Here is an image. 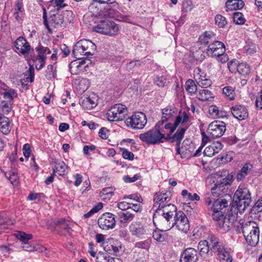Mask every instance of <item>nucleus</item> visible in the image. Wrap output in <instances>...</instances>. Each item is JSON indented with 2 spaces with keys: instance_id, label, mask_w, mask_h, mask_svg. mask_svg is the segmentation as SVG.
I'll list each match as a JSON object with an SVG mask.
<instances>
[{
  "instance_id": "obj_56",
  "label": "nucleus",
  "mask_w": 262,
  "mask_h": 262,
  "mask_svg": "<svg viewBox=\"0 0 262 262\" xmlns=\"http://www.w3.org/2000/svg\"><path fill=\"white\" fill-rule=\"evenodd\" d=\"M81 92H85L89 87V81L86 78H81L79 82Z\"/></svg>"
},
{
  "instance_id": "obj_23",
  "label": "nucleus",
  "mask_w": 262,
  "mask_h": 262,
  "mask_svg": "<svg viewBox=\"0 0 262 262\" xmlns=\"http://www.w3.org/2000/svg\"><path fill=\"white\" fill-rule=\"evenodd\" d=\"M36 50L37 52L36 59H37V61L41 63V64L39 67H37V70H39L41 69L45 64L46 56L47 54L51 53V51L48 48L40 45L36 48Z\"/></svg>"
},
{
  "instance_id": "obj_45",
  "label": "nucleus",
  "mask_w": 262,
  "mask_h": 262,
  "mask_svg": "<svg viewBox=\"0 0 262 262\" xmlns=\"http://www.w3.org/2000/svg\"><path fill=\"white\" fill-rule=\"evenodd\" d=\"M56 76V68L53 64L48 66L45 76L48 79H51Z\"/></svg>"
},
{
  "instance_id": "obj_64",
  "label": "nucleus",
  "mask_w": 262,
  "mask_h": 262,
  "mask_svg": "<svg viewBox=\"0 0 262 262\" xmlns=\"http://www.w3.org/2000/svg\"><path fill=\"white\" fill-rule=\"evenodd\" d=\"M23 155L26 158H29L30 156L31 149L30 145L28 143L25 144L23 148Z\"/></svg>"
},
{
  "instance_id": "obj_42",
  "label": "nucleus",
  "mask_w": 262,
  "mask_h": 262,
  "mask_svg": "<svg viewBox=\"0 0 262 262\" xmlns=\"http://www.w3.org/2000/svg\"><path fill=\"white\" fill-rule=\"evenodd\" d=\"M252 166L250 164H246L242 168L240 172L237 173L236 178L239 181H241L247 174L248 171L252 169Z\"/></svg>"
},
{
  "instance_id": "obj_57",
  "label": "nucleus",
  "mask_w": 262,
  "mask_h": 262,
  "mask_svg": "<svg viewBox=\"0 0 262 262\" xmlns=\"http://www.w3.org/2000/svg\"><path fill=\"white\" fill-rule=\"evenodd\" d=\"M121 150L122 151V157L124 159L130 161H133L134 159V155L133 152L125 148H121Z\"/></svg>"
},
{
  "instance_id": "obj_5",
  "label": "nucleus",
  "mask_w": 262,
  "mask_h": 262,
  "mask_svg": "<svg viewBox=\"0 0 262 262\" xmlns=\"http://www.w3.org/2000/svg\"><path fill=\"white\" fill-rule=\"evenodd\" d=\"M242 231L247 243L251 246H256L259 241V230L257 224L254 221H249L242 226Z\"/></svg>"
},
{
  "instance_id": "obj_58",
  "label": "nucleus",
  "mask_w": 262,
  "mask_h": 262,
  "mask_svg": "<svg viewBox=\"0 0 262 262\" xmlns=\"http://www.w3.org/2000/svg\"><path fill=\"white\" fill-rule=\"evenodd\" d=\"M22 249L28 252H32L37 251L38 250L37 247L32 245L28 242L24 243V245L21 246Z\"/></svg>"
},
{
  "instance_id": "obj_61",
  "label": "nucleus",
  "mask_w": 262,
  "mask_h": 262,
  "mask_svg": "<svg viewBox=\"0 0 262 262\" xmlns=\"http://www.w3.org/2000/svg\"><path fill=\"white\" fill-rule=\"evenodd\" d=\"M150 246L149 242L148 241H144L137 242L135 244L136 248L147 249Z\"/></svg>"
},
{
  "instance_id": "obj_22",
  "label": "nucleus",
  "mask_w": 262,
  "mask_h": 262,
  "mask_svg": "<svg viewBox=\"0 0 262 262\" xmlns=\"http://www.w3.org/2000/svg\"><path fill=\"white\" fill-rule=\"evenodd\" d=\"M230 110L233 116L240 121L246 119L249 115L247 108L243 105H235Z\"/></svg>"
},
{
  "instance_id": "obj_40",
  "label": "nucleus",
  "mask_w": 262,
  "mask_h": 262,
  "mask_svg": "<svg viewBox=\"0 0 262 262\" xmlns=\"http://www.w3.org/2000/svg\"><path fill=\"white\" fill-rule=\"evenodd\" d=\"M230 248H226L223 251L218 254L220 259L222 262H232V257L230 255Z\"/></svg>"
},
{
  "instance_id": "obj_53",
  "label": "nucleus",
  "mask_w": 262,
  "mask_h": 262,
  "mask_svg": "<svg viewBox=\"0 0 262 262\" xmlns=\"http://www.w3.org/2000/svg\"><path fill=\"white\" fill-rule=\"evenodd\" d=\"M12 102L3 101L1 102V107L4 113L8 114L12 109Z\"/></svg>"
},
{
  "instance_id": "obj_54",
  "label": "nucleus",
  "mask_w": 262,
  "mask_h": 262,
  "mask_svg": "<svg viewBox=\"0 0 262 262\" xmlns=\"http://www.w3.org/2000/svg\"><path fill=\"white\" fill-rule=\"evenodd\" d=\"M262 211V198L259 199L252 207L251 211L253 213L257 214Z\"/></svg>"
},
{
  "instance_id": "obj_4",
  "label": "nucleus",
  "mask_w": 262,
  "mask_h": 262,
  "mask_svg": "<svg viewBox=\"0 0 262 262\" xmlns=\"http://www.w3.org/2000/svg\"><path fill=\"white\" fill-rule=\"evenodd\" d=\"M139 138L142 142L154 145L163 142L165 134L163 129L160 128V124L157 123L154 128L140 134Z\"/></svg>"
},
{
  "instance_id": "obj_8",
  "label": "nucleus",
  "mask_w": 262,
  "mask_h": 262,
  "mask_svg": "<svg viewBox=\"0 0 262 262\" xmlns=\"http://www.w3.org/2000/svg\"><path fill=\"white\" fill-rule=\"evenodd\" d=\"M118 30V26L114 22L107 19L101 21L95 27L97 32L111 36L117 34Z\"/></svg>"
},
{
  "instance_id": "obj_6",
  "label": "nucleus",
  "mask_w": 262,
  "mask_h": 262,
  "mask_svg": "<svg viewBox=\"0 0 262 262\" xmlns=\"http://www.w3.org/2000/svg\"><path fill=\"white\" fill-rule=\"evenodd\" d=\"M188 119L189 117L185 111L180 112L179 115L176 117V119L173 124L171 123H166L163 127L162 126L161 127L160 126H163V125H160V128H162L165 134V140L167 138H169L170 135L172 134L177 127L180 124L182 125L187 122L188 121Z\"/></svg>"
},
{
  "instance_id": "obj_19",
  "label": "nucleus",
  "mask_w": 262,
  "mask_h": 262,
  "mask_svg": "<svg viewBox=\"0 0 262 262\" xmlns=\"http://www.w3.org/2000/svg\"><path fill=\"white\" fill-rule=\"evenodd\" d=\"M14 46L15 51L24 55H27L31 49L29 43L23 37H18L14 42Z\"/></svg>"
},
{
  "instance_id": "obj_21",
  "label": "nucleus",
  "mask_w": 262,
  "mask_h": 262,
  "mask_svg": "<svg viewBox=\"0 0 262 262\" xmlns=\"http://www.w3.org/2000/svg\"><path fill=\"white\" fill-rule=\"evenodd\" d=\"M198 257L197 250L192 248H188L181 254L180 262H196Z\"/></svg>"
},
{
  "instance_id": "obj_2",
  "label": "nucleus",
  "mask_w": 262,
  "mask_h": 262,
  "mask_svg": "<svg viewBox=\"0 0 262 262\" xmlns=\"http://www.w3.org/2000/svg\"><path fill=\"white\" fill-rule=\"evenodd\" d=\"M234 205L237 212L242 214L249 206L252 201L249 189L244 185H240L234 195Z\"/></svg>"
},
{
  "instance_id": "obj_36",
  "label": "nucleus",
  "mask_w": 262,
  "mask_h": 262,
  "mask_svg": "<svg viewBox=\"0 0 262 262\" xmlns=\"http://www.w3.org/2000/svg\"><path fill=\"white\" fill-rule=\"evenodd\" d=\"M64 21V16L60 14H53L49 17V23L55 28L60 26Z\"/></svg>"
},
{
  "instance_id": "obj_3",
  "label": "nucleus",
  "mask_w": 262,
  "mask_h": 262,
  "mask_svg": "<svg viewBox=\"0 0 262 262\" xmlns=\"http://www.w3.org/2000/svg\"><path fill=\"white\" fill-rule=\"evenodd\" d=\"M96 50V46L90 40L81 39L74 45L72 51L74 56L77 59H82L93 55Z\"/></svg>"
},
{
  "instance_id": "obj_37",
  "label": "nucleus",
  "mask_w": 262,
  "mask_h": 262,
  "mask_svg": "<svg viewBox=\"0 0 262 262\" xmlns=\"http://www.w3.org/2000/svg\"><path fill=\"white\" fill-rule=\"evenodd\" d=\"M197 98L202 101H210L213 98L212 92L208 90H201L196 93Z\"/></svg>"
},
{
  "instance_id": "obj_47",
  "label": "nucleus",
  "mask_w": 262,
  "mask_h": 262,
  "mask_svg": "<svg viewBox=\"0 0 262 262\" xmlns=\"http://www.w3.org/2000/svg\"><path fill=\"white\" fill-rule=\"evenodd\" d=\"M223 93L230 100H233L235 97L234 89L230 86H225L223 89Z\"/></svg>"
},
{
  "instance_id": "obj_63",
  "label": "nucleus",
  "mask_w": 262,
  "mask_h": 262,
  "mask_svg": "<svg viewBox=\"0 0 262 262\" xmlns=\"http://www.w3.org/2000/svg\"><path fill=\"white\" fill-rule=\"evenodd\" d=\"M117 206L122 210H125L131 208V203L125 201L118 203Z\"/></svg>"
},
{
  "instance_id": "obj_20",
  "label": "nucleus",
  "mask_w": 262,
  "mask_h": 262,
  "mask_svg": "<svg viewBox=\"0 0 262 262\" xmlns=\"http://www.w3.org/2000/svg\"><path fill=\"white\" fill-rule=\"evenodd\" d=\"M194 78L197 83L202 88H207L211 85V81L206 77V74L200 68L194 70Z\"/></svg>"
},
{
  "instance_id": "obj_31",
  "label": "nucleus",
  "mask_w": 262,
  "mask_h": 262,
  "mask_svg": "<svg viewBox=\"0 0 262 262\" xmlns=\"http://www.w3.org/2000/svg\"><path fill=\"white\" fill-rule=\"evenodd\" d=\"M53 168L54 173H57L60 176H64L68 172V167L62 161H56Z\"/></svg>"
},
{
  "instance_id": "obj_25",
  "label": "nucleus",
  "mask_w": 262,
  "mask_h": 262,
  "mask_svg": "<svg viewBox=\"0 0 262 262\" xmlns=\"http://www.w3.org/2000/svg\"><path fill=\"white\" fill-rule=\"evenodd\" d=\"M177 110L174 107H167L163 108L161 120L158 123L160 125H163L165 122L174 118L177 114Z\"/></svg>"
},
{
  "instance_id": "obj_9",
  "label": "nucleus",
  "mask_w": 262,
  "mask_h": 262,
  "mask_svg": "<svg viewBox=\"0 0 262 262\" xmlns=\"http://www.w3.org/2000/svg\"><path fill=\"white\" fill-rule=\"evenodd\" d=\"M127 107L122 104H116L108 111L107 118L110 121H117L123 120L127 114Z\"/></svg>"
},
{
  "instance_id": "obj_39",
  "label": "nucleus",
  "mask_w": 262,
  "mask_h": 262,
  "mask_svg": "<svg viewBox=\"0 0 262 262\" xmlns=\"http://www.w3.org/2000/svg\"><path fill=\"white\" fill-rule=\"evenodd\" d=\"M119 221L121 223H126L129 221H131L135 217L134 214L129 212V211L119 212L118 213Z\"/></svg>"
},
{
  "instance_id": "obj_35",
  "label": "nucleus",
  "mask_w": 262,
  "mask_h": 262,
  "mask_svg": "<svg viewBox=\"0 0 262 262\" xmlns=\"http://www.w3.org/2000/svg\"><path fill=\"white\" fill-rule=\"evenodd\" d=\"M214 34L212 32L205 31L199 38L200 44L207 45L214 39Z\"/></svg>"
},
{
  "instance_id": "obj_34",
  "label": "nucleus",
  "mask_w": 262,
  "mask_h": 262,
  "mask_svg": "<svg viewBox=\"0 0 262 262\" xmlns=\"http://www.w3.org/2000/svg\"><path fill=\"white\" fill-rule=\"evenodd\" d=\"M187 128V127H182L181 129H178L173 135H170V138H167L165 140H169L171 142H176L177 143H180L184 137V134Z\"/></svg>"
},
{
  "instance_id": "obj_60",
  "label": "nucleus",
  "mask_w": 262,
  "mask_h": 262,
  "mask_svg": "<svg viewBox=\"0 0 262 262\" xmlns=\"http://www.w3.org/2000/svg\"><path fill=\"white\" fill-rule=\"evenodd\" d=\"M100 194H102V196L106 195L107 197L106 199H111L113 195V189L110 187L103 188L100 192Z\"/></svg>"
},
{
  "instance_id": "obj_24",
  "label": "nucleus",
  "mask_w": 262,
  "mask_h": 262,
  "mask_svg": "<svg viewBox=\"0 0 262 262\" xmlns=\"http://www.w3.org/2000/svg\"><path fill=\"white\" fill-rule=\"evenodd\" d=\"M106 15L110 18H114L118 21L126 22L129 23H132V18L129 15H124L120 13L119 12L113 9H109L107 12Z\"/></svg>"
},
{
  "instance_id": "obj_44",
  "label": "nucleus",
  "mask_w": 262,
  "mask_h": 262,
  "mask_svg": "<svg viewBox=\"0 0 262 262\" xmlns=\"http://www.w3.org/2000/svg\"><path fill=\"white\" fill-rule=\"evenodd\" d=\"M238 72L244 76L248 75L250 72V67L246 63H241L237 67Z\"/></svg>"
},
{
  "instance_id": "obj_38",
  "label": "nucleus",
  "mask_w": 262,
  "mask_h": 262,
  "mask_svg": "<svg viewBox=\"0 0 262 262\" xmlns=\"http://www.w3.org/2000/svg\"><path fill=\"white\" fill-rule=\"evenodd\" d=\"M194 144L189 140H185L182 143V150L186 156L190 155L194 150Z\"/></svg>"
},
{
  "instance_id": "obj_52",
  "label": "nucleus",
  "mask_w": 262,
  "mask_h": 262,
  "mask_svg": "<svg viewBox=\"0 0 262 262\" xmlns=\"http://www.w3.org/2000/svg\"><path fill=\"white\" fill-rule=\"evenodd\" d=\"M5 175L12 184H14L16 182L18 178V173L14 171H7L5 173Z\"/></svg>"
},
{
  "instance_id": "obj_13",
  "label": "nucleus",
  "mask_w": 262,
  "mask_h": 262,
  "mask_svg": "<svg viewBox=\"0 0 262 262\" xmlns=\"http://www.w3.org/2000/svg\"><path fill=\"white\" fill-rule=\"evenodd\" d=\"M226 129V124L223 121H214L208 126V133L213 138L222 137Z\"/></svg>"
},
{
  "instance_id": "obj_14",
  "label": "nucleus",
  "mask_w": 262,
  "mask_h": 262,
  "mask_svg": "<svg viewBox=\"0 0 262 262\" xmlns=\"http://www.w3.org/2000/svg\"><path fill=\"white\" fill-rule=\"evenodd\" d=\"M217 222L219 227L224 231H227L232 227L236 221V215L229 214L227 216L224 214L219 216V219H213Z\"/></svg>"
},
{
  "instance_id": "obj_17",
  "label": "nucleus",
  "mask_w": 262,
  "mask_h": 262,
  "mask_svg": "<svg viewBox=\"0 0 262 262\" xmlns=\"http://www.w3.org/2000/svg\"><path fill=\"white\" fill-rule=\"evenodd\" d=\"M225 46L222 42L215 41L208 46L206 53L208 56L215 57L225 53Z\"/></svg>"
},
{
  "instance_id": "obj_32",
  "label": "nucleus",
  "mask_w": 262,
  "mask_h": 262,
  "mask_svg": "<svg viewBox=\"0 0 262 262\" xmlns=\"http://www.w3.org/2000/svg\"><path fill=\"white\" fill-rule=\"evenodd\" d=\"M9 119L2 115L0 116V132L3 134L8 135L11 130Z\"/></svg>"
},
{
  "instance_id": "obj_49",
  "label": "nucleus",
  "mask_w": 262,
  "mask_h": 262,
  "mask_svg": "<svg viewBox=\"0 0 262 262\" xmlns=\"http://www.w3.org/2000/svg\"><path fill=\"white\" fill-rule=\"evenodd\" d=\"M85 104L86 105V107L89 109H92L97 105V99L94 97H89L84 99L83 101Z\"/></svg>"
},
{
  "instance_id": "obj_10",
  "label": "nucleus",
  "mask_w": 262,
  "mask_h": 262,
  "mask_svg": "<svg viewBox=\"0 0 262 262\" xmlns=\"http://www.w3.org/2000/svg\"><path fill=\"white\" fill-rule=\"evenodd\" d=\"M176 226V228L179 231L187 233L189 230V223L185 214L181 211H179L176 214L174 218L172 221L171 228Z\"/></svg>"
},
{
  "instance_id": "obj_59",
  "label": "nucleus",
  "mask_w": 262,
  "mask_h": 262,
  "mask_svg": "<svg viewBox=\"0 0 262 262\" xmlns=\"http://www.w3.org/2000/svg\"><path fill=\"white\" fill-rule=\"evenodd\" d=\"M244 50L247 54H253L256 52V47L255 44L248 45L244 47Z\"/></svg>"
},
{
  "instance_id": "obj_43",
  "label": "nucleus",
  "mask_w": 262,
  "mask_h": 262,
  "mask_svg": "<svg viewBox=\"0 0 262 262\" xmlns=\"http://www.w3.org/2000/svg\"><path fill=\"white\" fill-rule=\"evenodd\" d=\"M198 249L202 254L207 253L210 249V242H208L206 240L200 241L198 244Z\"/></svg>"
},
{
  "instance_id": "obj_15",
  "label": "nucleus",
  "mask_w": 262,
  "mask_h": 262,
  "mask_svg": "<svg viewBox=\"0 0 262 262\" xmlns=\"http://www.w3.org/2000/svg\"><path fill=\"white\" fill-rule=\"evenodd\" d=\"M229 184L228 179L226 178L217 181L214 184V186L211 188L212 194L215 197H218L222 194L226 193Z\"/></svg>"
},
{
  "instance_id": "obj_27",
  "label": "nucleus",
  "mask_w": 262,
  "mask_h": 262,
  "mask_svg": "<svg viewBox=\"0 0 262 262\" xmlns=\"http://www.w3.org/2000/svg\"><path fill=\"white\" fill-rule=\"evenodd\" d=\"M223 145L220 142H214L207 146L204 150V155L211 157L219 153L222 149Z\"/></svg>"
},
{
  "instance_id": "obj_1",
  "label": "nucleus",
  "mask_w": 262,
  "mask_h": 262,
  "mask_svg": "<svg viewBox=\"0 0 262 262\" xmlns=\"http://www.w3.org/2000/svg\"><path fill=\"white\" fill-rule=\"evenodd\" d=\"M177 207L172 204H166L155 209L153 222L157 228L161 231H168L171 229L172 221L177 213Z\"/></svg>"
},
{
  "instance_id": "obj_12",
  "label": "nucleus",
  "mask_w": 262,
  "mask_h": 262,
  "mask_svg": "<svg viewBox=\"0 0 262 262\" xmlns=\"http://www.w3.org/2000/svg\"><path fill=\"white\" fill-rule=\"evenodd\" d=\"M116 223L115 215L110 212L103 213L98 220L99 227L104 230L114 229Z\"/></svg>"
},
{
  "instance_id": "obj_62",
  "label": "nucleus",
  "mask_w": 262,
  "mask_h": 262,
  "mask_svg": "<svg viewBox=\"0 0 262 262\" xmlns=\"http://www.w3.org/2000/svg\"><path fill=\"white\" fill-rule=\"evenodd\" d=\"M140 176L138 174H136L133 177H130L129 176H125L123 177V180L126 183H132L140 179Z\"/></svg>"
},
{
  "instance_id": "obj_28",
  "label": "nucleus",
  "mask_w": 262,
  "mask_h": 262,
  "mask_svg": "<svg viewBox=\"0 0 262 262\" xmlns=\"http://www.w3.org/2000/svg\"><path fill=\"white\" fill-rule=\"evenodd\" d=\"M0 84L1 88L5 91L3 93V97L5 99L4 101L12 102L13 99L17 97L16 92L14 89L9 88L4 83L0 82Z\"/></svg>"
},
{
  "instance_id": "obj_48",
  "label": "nucleus",
  "mask_w": 262,
  "mask_h": 262,
  "mask_svg": "<svg viewBox=\"0 0 262 262\" xmlns=\"http://www.w3.org/2000/svg\"><path fill=\"white\" fill-rule=\"evenodd\" d=\"M233 19L236 24L243 25L245 22V18L243 14L241 12H234L233 13Z\"/></svg>"
},
{
  "instance_id": "obj_50",
  "label": "nucleus",
  "mask_w": 262,
  "mask_h": 262,
  "mask_svg": "<svg viewBox=\"0 0 262 262\" xmlns=\"http://www.w3.org/2000/svg\"><path fill=\"white\" fill-rule=\"evenodd\" d=\"M16 237L24 243L32 238L33 236L30 234H27L23 232H18L16 234Z\"/></svg>"
},
{
  "instance_id": "obj_46",
  "label": "nucleus",
  "mask_w": 262,
  "mask_h": 262,
  "mask_svg": "<svg viewBox=\"0 0 262 262\" xmlns=\"http://www.w3.org/2000/svg\"><path fill=\"white\" fill-rule=\"evenodd\" d=\"M193 9L191 0H184L182 2V12L183 14L190 12Z\"/></svg>"
},
{
  "instance_id": "obj_26",
  "label": "nucleus",
  "mask_w": 262,
  "mask_h": 262,
  "mask_svg": "<svg viewBox=\"0 0 262 262\" xmlns=\"http://www.w3.org/2000/svg\"><path fill=\"white\" fill-rule=\"evenodd\" d=\"M88 67L84 60H74L69 64V70L73 75H77L83 72Z\"/></svg>"
},
{
  "instance_id": "obj_29",
  "label": "nucleus",
  "mask_w": 262,
  "mask_h": 262,
  "mask_svg": "<svg viewBox=\"0 0 262 262\" xmlns=\"http://www.w3.org/2000/svg\"><path fill=\"white\" fill-rule=\"evenodd\" d=\"M245 5L242 0H228L225 3V10L230 11L241 9Z\"/></svg>"
},
{
  "instance_id": "obj_30",
  "label": "nucleus",
  "mask_w": 262,
  "mask_h": 262,
  "mask_svg": "<svg viewBox=\"0 0 262 262\" xmlns=\"http://www.w3.org/2000/svg\"><path fill=\"white\" fill-rule=\"evenodd\" d=\"M210 250L214 252H217V255L223 251L226 248L223 243L219 241L215 236H211L210 238Z\"/></svg>"
},
{
  "instance_id": "obj_11",
  "label": "nucleus",
  "mask_w": 262,
  "mask_h": 262,
  "mask_svg": "<svg viewBox=\"0 0 262 262\" xmlns=\"http://www.w3.org/2000/svg\"><path fill=\"white\" fill-rule=\"evenodd\" d=\"M228 202L226 199H217L213 202L208 209L212 211L213 219H219V216L224 214L228 207Z\"/></svg>"
},
{
  "instance_id": "obj_55",
  "label": "nucleus",
  "mask_w": 262,
  "mask_h": 262,
  "mask_svg": "<svg viewBox=\"0 0 262 262\" xmlns=\"http://www.w3.org/2000/svg\"><path fill=\"white\" fill-rule=\"evenodd\" d=\"M110 258L107 253H99L96 257V262H109Z\"/></svg>"
},
{
  "instance_id": "obj_18",
  "label": "nucleus",
  "mask_w": 262,
  "mask_h": 262,
  "mask_svg": "<svg viewBox=\"0 0 262 262\" xmlns=\"http://www.w3.org/2000/svg\"><path fill=\"white\" fill-rule=\"evenodd\" d=\"M171 194L170 192L161 191L157 192L154 199L153 208L156 209L166 204L171 199Z\"/></svg>"
},
{
  "instance_id": "obj_33",
  "label": "nucleus",
  "mask_w": 262,
  "mask_h": 262,
  "mask_svg": "<svg viewBox=\"0 0 262 262\" xmlns=\"http://www.w3.org/2000/svg\"><path fill=\"white\" fill-rule=\"evenodd\" d=\"M101 4L98 0H94L89 5V10L93 16H98L101 14L102 12V8L101 6Z\"/></svg>"
},
{
  "instance_id": "obj_7",
  "label": "nucleus",
  "mask_w": 262,
  "mask_h": 262,
  "mask_svg": "<svg viewBox=\"0 0 262 262\" xmlns=\"http://www.w3.org/2000/svg\"><path fill=\"white\" fill-rule=\"evenodd\" d=\"M125 124L128 127L134 129H142L147 123L146 115L141 112L134 113L125 120Z\"/></svg>"
},
{
  "instance_id": "obj_16",
  "label": "nucleus",
  "mask_w": 262,
  "mask_h": 262,
  "mask_svg": "<svg viewBox=\"0 0 262 262\" xmlns=\"http://www.w3.org/2000/svg\"><path fill=\"white\" fill-rule=\"evenodd\" d=\"M129 231L133 236L142 237L148 234L147 226L139 222H133L129 227Z\"/></svg>"
},
{
  "instance_id": "obj_41",
  "label": "nucleus",
  "mask_w": 262,
  "mask_h": 262,
  "mask_svg": "<svg viewBox=\"0 0 262 262\" xmlns=\"http://www.w3.org/2000/svg\"><path fill=\"white\" fill-rule=\"evenodd\" d=\"M185 89L186 91L192 96L196 92L197 86L193 80L188 79L185 83Z\"/></svg>"
},
{
  "instance_id": "obj_51",
  "label": "nucleus",
  "mask_w": 262,
  "mask_h": 262,
  "mask_svg": "<svg viewBox=\"0 0 262 262\" xmlns=\"http://www.w3.org/2000/svg\"><path fill=\"white\" fill-rule=\"evenodd\" d=\"M215 24L220 28H223L227 24V20L226 18L220 15L217 14L215 17Z\"/></svg>"
}]
</instances>
